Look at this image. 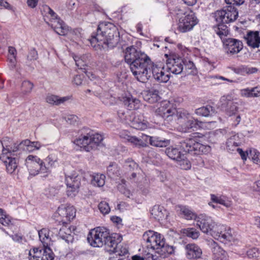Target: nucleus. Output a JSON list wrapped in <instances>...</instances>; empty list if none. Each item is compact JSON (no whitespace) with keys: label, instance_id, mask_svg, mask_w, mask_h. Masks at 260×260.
Returning <instances> with one entry per match:
<instances>
[{"label":"nucleus","instance_id":"nucleus-1","mask_svg":"<svg viewBox=\"0 0 260 260\" xmlns=\"http://www.w3.org/2000/svg\"><path fill=\"white\" fill-rule=\"evenodd\" d=\"M124 59L129 64L133 74L140 82H146L151 75L159 82L166 83L170 79V74H166L164 68L154 65L146 54L133 46L125 49Z\"/></svg>","mask_w":260,"mask_h":260},{"label":"nucleus","instance_id":"nucleus-2","mask_svg":"<svg viewBox=\"0 0 260 260\" xmlns=\"http://www.w3.org/2000/svg\"><path fill=\"white\" fill-rule=\"evenodd\" d=\"M91 45L103 49L115 47L119 41V33L117 28L110 22H103L98 25L96 32H92L89 40Z\"/></svg>","mask_w":260,"mask_h":260},{"label":"nucleus","instance_id":"nucleus-3","mask_svg":"<svg viewBox=\"0 0 260 260\" xmlns=\"http://www.w3.org/2000/svg\"><path fill=\"white\" fill-rule=\"evenodd\" d=\"M197 224L203 233L211 235L221 242H230L233 240L229 227L218 224L211 217L205 214H201L198 216Z\"/></svg>","mask_w":260,"mask_h":260},{"label":"nucleus","instance_id":"nucleus-4","mask_svg":"<svg viewBox=\"0 0 260 260\" xmlns=\"http://www.w3.org/2000/svg\"><path fill=\"white\" fill-rule=\"evenodd\" d=\"M142 244L149 250L154 251L163 257L174 252V247L166 243L164 237L153 231H148L143 234Z\"/></svg>","mask_w":260,"mask_h":260},{"label":"nucleus","instance_id":"nucleus-5","mask_svg":"<svg viewBox=\"0 0 260 260\" xmlns=\"http://www.w3.org/2000/svg\"><path fill=\"white\" fill-rule=\"evenodd\" d=\"M103 139V136L101 134H93L91 129L84 128L80 136L74 141V143L83 148L85 151L89 152L96 148Z\"/></svg>","mask_w":260,"mask_h":260},{"label":"nucleus","instance_id":"nucleus-6","mask_svg":"<svg viewBox=\"0 0 260 260\" xmlns=\"http://www.w3.org/2000/svg\"><path fill=\"white\" fill-rule=\"evenodd\" d=\"M197 139L191 138L186 139L180 142V148L186 153L191 155H200L208 153L210 147L204 145L197 141Z\"/></svg>","mask_w":260,"mask_h":260},{"label":"nucleus","instance_id":"nucleus-7","mask_svg":"<svg viewBox=\"0 0 260 260\" xmlns=\"http://www.w3.org/2000/svg\"><path fill=\"white\" fill-rule=\"evenodd\" d=\"M176 10L178 11L177 15L183 14L184 16L179 18L178 23V29L180 32H185L190 30L198 23V20L195 16V14L190 11L188 13H184L180 9L176 7Z\"/></svg>","mask_w":260,"mask_h":260},{"label":"nucleus","instance_id":"nucleus-8","mask_svg":"<svg viewBox=\"0 0 260 260\" xmlns=\"http://www.w3.org/2000/svg\"><path fill=\"white\" fill-rule=\"evenodd\" d=\"M109 234V230L104 227H96L91 230L88 234L87 240L90 245L94 247H101Z\"/></svg>","mask_w":260,"mask_h":260},{"label":"nucleus","instance_id":"nucleus-9","mask_svg":"<svg viewBox=\"0 0 260 260\" xmlns=\"http://www.w3.org/2000/svg\"><path fill=\"white\" fill-rule=\"evenodd\" d=\"M238 17L237 9L232 5L224 7L214 13V17L217 22L229 23L235 21Z\"/></svg>","mask_w":260,"mask_h":260},{"label":"nucleus","instance_id":"nucleus-10","mask_svg":"<svg viewBox=\"0 0 260 260\" xmlns=\"http://www.w3.org/2000/svg\"><path fill=\"white\" fill-rule=\"evenodd\" d=\"M25 165L31 175L35 176L39 172L48 173V167L37 156L29 155L25 159Z\"/></svg>","mask_w":260,"mask_h":260},{"label":"nucleus","instance_id":"nucleus-11","mask_svg":"<svg viewBox=\"0 0 260 260\" xmlns=\"http://www.w3.org/2000/svg\"><path fill=\"white\" fill-rule=\"evenodd\" d=\"M166 68L168 72L174 75L180 74L183 70V59L175 53H166Z\"/></svg>","mask_w":260,"mask_h":260},{"label":"nucleus","instance_id":"nucleus-12","mask_svg":"<svg viewBox=\"0 0 260 260\" xmlns=\"http://www.w3.org/2000/svg\"><path fill=\"white\" fill-rule=\"evenodd\" d=\"M81 177L76 174L70 175H66V183L67 186V194L73 198L78 193L81 185Z\"/></svg>","mask_w":260,"mask_h":260},{"label":"nucleus","instance_id":"nucleus-13","mask_svg":"<svg viewBox=\"0 0 260 260\" xmlns=\"http://www.w3.org/2000/svg\"><path fill=\"white\" fill-rule=\"evenodd\" d=\"M126 123L136 129L144 130L148 126V122L144 119L143 115L134 112L127 115Z\"/></svg>","mask_w":260,"mask_h":260},{"label":"nucleus","instance_id":"nucleus-14","mask_svg":"<svg viewBox=\"0 0 260 260\" xmlns=\"http://www.w3.org/2000/svg\"><path fill=\"white\" fill-rule=\"evenodd\" d=\"M225 52L228 54H235L243 49V44L241 41L234 38H228L222 41Z\"/></svg>","mask_w":260,"mask_h":260},{"label":"nucleus","instance_id":"nucleus-15","mask_svg":"<svg viewBox=\"0 0 260 260\" xmlns=\"http://www.w3.org/2000/svg\"><path fill=\"white\" fill-rule=\"evenodd\" d=\"M122 238L117 234H108V236L104 241L105 249L110 254L115 251L117 245L120 243Z\"/></svg>","mask_w":260,"mask_h":260},{"label":"nucleus","instance_id":"nucleus-16","mask_svg":"<svg viewBox=\"0 0 260 260\" xmlns=\"http://www.w3.org/2000/svg\"><path fill=\"white\" fill-rule=\"evenodd\" d=\"M184 250L188 259H201L202 250L198 245L194 243L187 244L184 246Z\"/></svg>","mask_w":260,"mask_h":260},{"label":"nucleus","instance_id":"nucleus-17","mask_svg":"<svg viewBox=\"0 0 260 260\" xmlns=\"http://www.w3.org/2000/svg\"><path fill=\"white\" fill-rule=\"evenodd\" d=\"M176 109H172L170 104L167 103L160 104L159 106L155 110L156 115L160 116L164 119L168 118L175 114Z\"/></svg>","mask_w":260,"mask_h":260},{"label":"nucleus","instance_id":"nucleus-18","mask_svg":"<svg viewBox=\"0 0 260 260\" xmlns=\"http://www.w3.org/2000/svg\"><path fill=\"white\" fill-rule=\"evenodd\" d=\"M0 159L5 165L7 171L9 173H15L17 168V158L16 157L1 155Z\"/></svg>","mask_w":260,"mask_h":260},{"label":"nucleus","instance_id":"nucleus-19","mask_svg":"<svg viewBox=\"0 0 260 260\" xmlns=\"http://www.w3.org/2000/svg\"><path fill=\"white\" fill-rule=\"evenodd\" d=\"M152 218L158 221L166 219L168 216V212L162 206L154 205L150 210Z\"/></svg>","mask_w":260,"mask_h":260},{"label":"nucleus","instance_id":"nucleus-20","mask_svg":"<svg viewBox=\"0 0 260 260\" xmlns=\"http://www.w3.org/2000/svg\"><path fill=\"white\" fill-rule=\"evenodd\" d=\"M122 101L124 106L129 111L138 109L141 106L140 101L132 95L123 97Z\"/></svg>","mask_w":260,"mask_h":260},{"label":"nucleus","instance_id":"nucleus-21","mask_svg":"<svg viewBox=\"0 0 260 260\" xmlns=\"http://www.w3.org/2000/svg\"><path fill=\"white\" fill-rule=\"evenodd\" d=\"M247 40V44L253 48H256L259 47L260 36L258 31L248 32L245 38Z\"/></svg>","mask_w":260,"mask_h":260},{"label":"nucleus","instance_id":"nucleus-22","mask_svg":"<svg viewBox=\"0 0 260 260\" xmlns=\"http://www.w3.org/2000/svg\"><path fill=\"white\" fill-rule=\"evenodd\" d=\"M51 22H53V23L51 24V27L57 34L61 36H64L67 34L68 27L59 18L54 20H51Z\"/></svg>","mask_w":260,"mask_h":260},{"label":"nucleus","instance_id":"nucleus-23","mask_svg":"<svg viewBox=\"0 0 260 260\" xmlns=\"http://www.w3.org/2000/svg\"><path fill=\"white\" fill-rule=\"evenodd\" d=\"M145 141H149V144L158 147H166L170 144V140L158 137L145 136Z\"/></svg>","mask_w":260,"mask_h":260},{"label":"nucleus","instance_id":"nucleus-24","mask_svg":"<svg viewBox=\"0 0 260 260\" xmlns=\"http://www.w3.org/2000/svg\"><path fill=\"white\" fill-rule=\"evenodd\" d=\"M57 236L68 243H73L74 240L71 228H68L66 226H63L60 229L58 232Z\"/></svg>","mask_w":260,"mask_h":260},{"label":"nucleus","instance_id":"nucleus-25","mask_svg":"<svg viewBox=\"0 0 260 260\" xmlns=\"http://www.w3.org/2000/svg\"><path fill=\"white\" fill-rule=\"evenodd\" d=\"M216 26H214V30L216 34L219 36L222 41L226 39L228 36L230 34V30L225 23L218 22Z\"/></svg>","mask_w":260,"mask_h":260},{"label":"nucleus","instance_id":"nucleus-26","mask_svg":"<svg viewBox=\"0 0 260 260\" xmlns=\"http://www.w3.org/2000/svg\"><path fill=\"white\" fill-rule=\"evenodd\" d=\"M203 126V122L195 119L191 115L188 118L187 120L184 123L185 131H188L190 129L194 130L201 127Z\"/></svg>","mask_w":260,"mask_h":260},{"label":"nucleus","instance_id":"nucleus-27","mask_svg":"<svg viewBox=\"0 0 260 260\" xmlns=\"http://www.w3.org/2000/svg\"><path fill=\"white\" fill-rule=\"evenodd\" d=\"M3 149L2 150V153L1 155H7L8 156L15 157L17 155V152L19 151L17 143H13L11 145H4L3 142H2Z\"/></svg>","mask_w":260,"mask_h":260},{"label":"nucleus","instance_id":"nucleus-28","mask_svg":"<svg viewBox=\"0 0 260 260\" xmlns=\"http://www.w3.org/2000/svg\"><path fill=\"white\" fill-rule=\"evenodd\" d=\"M165 153L170 158L176 161L184 154L178 148L173 146L166 148Z\"/></svg>","mask_w":260,"mask_h":260},{"label":"nucleus","instance_id":"nucleus-29","mask_svg":"<svg viewBox=\"0 0 260 260\" xmlns=\"http://www.w3.org/2000/svg\"><path fill=\"white\" fill-rule=\"evenodd\" d=\"M230 69L234 73L242 75H244L246 74L254 73L257 71L255 68H248L244 65H240L236 67H232Z\"/></svg>","mask_w":260,"mask_h":260},{"label":"nucleus","instance_id":"nucleus-30","mask_svg":"<svg viewBox=\"0 0 260 260\" xmlns=\"http://www.w3.org/2000/svg\"><path fill=\"white\" fill-rule=\"evenodd\" d=\"M158 93L159 91L158 90L152 88L146 92L144 99L149 103L157 102L160 99Z\"/></svg>","mask_w":260,"mask_h":260},{"label":"nucleus","instance_id":"nucleus-31","mask_svg":"<svg viewBox=\"0 0 260 260\" xmlns=\"http://www.w3.org/2000/svg\"><path fill=\"white\" fill-rule=\"evenodd\" d=\"M50 231L47 229L44 228L38 232L39 239L43 246H49L51 241L50 236Z\"/></svg>","mask_w":260,"mask_h":260},{"label":"nucleus","instance_id":"nucleus-32","mask_svg":"<svg viewBox=\"0 0 260 260\" xmlns=\"http://www.w3.org/2000/svg\"><path fill=\"white\" fill-rule=\"evenodd\" d=\"M69 99V98L68 96L59 97L57 95L50 94L47 96L46 101L50 104L58 106L66 102Z\"/></svg>","mask_w":260,"mask_h":260},{"label":"nucleus","instance_id":"nucleus-33","mask_svg":"<svg viewBox=\"0 0 260 260\" xmlns=\"http://www.w3.org/2000/svg\"><path fill=\"white\" fill-rule=\"evenodd\" d=\"M211 200L212 202L222 205L226 207L231 206V202L227 197L224 196H217L211 194Z\"/></svg>","mask_w":260,"mask_h":260},{"label":"nucleus","instance_id":"nucleus-34","mask_svg":"<svg viewBox=\"0 0 260 260\" xmlns=\"http://www.w3.org/2000/svg\"><path fill=\"white\" fill-rule=\"evenodd\" d=\"M212 111H213V108L210 105H207L197 109L195 110V113L199 116L208 117Z\"/></svg>","mask_w":260,"mask_h":260},{"label":"nucleus","instance_id":"nucleus-35","mask_svg":"<svg viewBox=\"0 0 260 260\" xmlns=\"http://www.w3.org/2000/svg\"><path fill=\"white\" fill-rule=\"evenodd\" d=\"M238 106L237 103L233 101H229L227 104V108L226 109V114L230 117H232L233 115L238 113Z\"/></svg>","mask_w":260,"mask_h":260},{"label":"nucleus","instance_id":"nucleus-36","mask_svg":"<svg viewBox=\"0 0 260 260\" xmlns=\"http://www.w3.org/2000/svg\"><path fill=\"white\" fill-rule=\"evenodd\" d=\"M183 235L192 239H197L200 236V232L198 230L193 228H188L182 230Z\"/></svg>","mask_w":260,"mask_h":260},{"label":"nucleus","instance_id":"nucleus-37","mask_svg":"<svg viewBox=\"0 0 260 260\" xmlns=\"http://www.w3.org/2000/svg\"><path fill=\"white\" fill-rule=\"evenodd\" d=\"M105 179L104 175L97 174L92 176L91 183L95 186L102 187L105 184Z\"/></svg>","mask_w":260,"mask_h":260},{"label":"nucleus","instance_id":"nucleus-38","mask_svg":"<svg viewBox=\"0 0 260 260\" xmlns=\"http://www.w3.org/2000/svg\"><path fill=\"white\" fill-rule=\"evenodd\" d=\"M107 173L108 176L111 178L118 177L120 174L117 165L116 163L110 164L107 167Z\"/></svg>","mask_w":260,"mask_h":260},{"label":"nucleus","instance_id":"nucleus-39","mask_svg":"<svg viewBox=\"0 0 260 260\" xmlns=\"http://www.w3.org/2000/svg\"><path fill=\"white\" fill-rule=\"evenodd\" d=\"M181 213L183 215L184 217L187 220L195 219L197 215L186 206H180Z\"/></svg>","mask_w":260,"mask_h":260},{"label":"nucleus","instance_id":"nucleus-40","mask_svg":"<svg viewBox=\"0 0 260 260\" xmlns=\"http://www.w3.org/2000/svg\"><path fill=\"white\" fill-rule=\"evenodd\" d=\"M176 162L182 169L186 170L191 168V163L184 154Z\"/></svg>","mask_w":260,"mask_h":260},{"label":"nucleus","instance_id":"nucleus-41","mask_svg":"<svg viewBox=\"0 0 260 260\" xmlns=\"http://www.w3.org/2000/svg\"><path fill=\"white\" fill-rule=\"evenodd\" d=\"M175 112H176V116L180 122L182 123H184L191 115L186 110L184 109H179L177 111L176 110Z\"/></svg>","mask_w":260,"mask_h":260},{"label":"nucleus","instance_id":"nucleus-42","mask_svg":"<svg viewBox=\"0 0 260 260\" xmlns=\"http://www.w3.org/2000/svg\"><path fill=\"white\" fill-rule=\"evenodd\" d=\"M249 158H251L254 162L258 164L260 163V152L255 149L249 150V153H247Z\"/></svg>","mask_w":260,"mask_h":260},{"label":"nucleus","instance_id":"nucleus-43","mask_svg":"<svg viewBox=\"0 0 260 260\" xmlns=\"http://www.w3.org/2000/svg\"><path fill=\"white\" fill-rule=\"evenodd\" d=\"M238 138V136L236 135H233L229 138L226 141V148L227 149L231 150L233 147H237L239 146L240 142L236 141Z\"/></svg>","mask_w":260,"mask_h":260},{"label":"nucleus","instance_id":"nucleus-44","mask_svg":"<svg viewBox=\"0 0 260 260\" xmlns=\"http://www.w3.org/2000/svg\"><path fill=\"white\" fill-rule=\"evenodd\" d=\"M54 259L52 253L49 246H43V253L41 260H53Z\"/></svg>","mask_w":260,"mask_h":260},{"label":"nucleus","instance_id":"nucleus-45","mask_svg":"<svg viewBox=\"0 0 260 260\" xmlns=\"http://www.w3.org/2000/svg\"><path fill=\"white\" fill-rule=\"evenodd\" d=\"M34 87V84L29 81H24L21 85V91L24 94L29 93Z\"/></svg>","mask_w":260,"mask_h":260},{"label":"nucleus","instance_id":"nucleus-46","mask_svg":"<svg viewBox=\"0 0 260 260\" xmlns=\"http://www.w3.org/2000/svg\"><path fill=\"white\" fill-rule=\"evenodd\" d=\"M127 140L128 142L134 144L136 146L140 147H145L146 146V143L140 139H138L135 136H127Z\"/></svg>","mask_w":260,"mask_h":260},{"label":"nucleus","instance_id":"nucleus-47","mask_svg":"<svg viewBox=\"0 0 260 260\" xmlns=\"http://www.w3.org/2000/svg\"><path fill=\"white\" fill-rule=\"evenodd\" d=\"M30 141L28 139L24 140L20 143L17 144L18 148L19 151L22 150L28 151H31V149H30Z\"/></svg>","mask_w":260,"mask_h":260},{"label":"nucleus","instance_id":"nucleus-48","mask_svg":"<svg viewBox=\"0 0 260 260\" xmlns=\"http://www.w3.org/2000/svg\"><path fill=\"white\" fill-rule=\"evenodd\" d=\"M57 161L56 157L53 154L48 156L43 162L46 165V167H48V173L50 172V168L54 166Z\"/></svg>","mask_w":260,"mask_h":260},{"label":"nucleus","instance_id":"nucleus-49","mask_svg":"<svg viewBox=\"0 0 260 260\" xmlns=\"http://www.w3.org/2000/svg\"><path fill=\"white\" fill-rule=\"evenodd\" d=\"M247 255L249 258L258 259L260 258V251L257 248H253L247 250Z\"/></svg>","mask_w":260,"mask_h":260},{"label":"nucleus","instance_id":"nucleus-50","mask_svg":"<svg viewBox=\"0 0 260 260\" xmlns=\"http://www.w3.org/2000/svg\"><path fill=\"white\" fill-rule=\"evenodd\" d=\"M100 212L103 214H108L110 211V208L108 203L105 201H102L98 206Z\"/></svg>","mask_w":260,"mask_h":260},{"label":"nucleus","instance_id":"nucleus-51","mask_svg":"<svg viewBox=\"0 0 260 260\" xmlns=\"http://www.w3.org/2000/svg\"><path fill=\"white\" fill-rule=\"evenodd\" d=\"M43 9L46 14H48L51 20H54L59 18L57 15L49 6L45 5L43 7Z\"/></svg>","mask_w":260,"mask_h":260},{"label":"nucleus","instance_id":"nucleus-52","mask_svg":"<svg viewBox=\"0 0 260 260\" xmlns=\"http://www.w3.org/2000/svg\"><path fill=\"white\" fill-rule=\"evenodd\" d=\"M117 249H115V251L112 252V253H115L116 255L119 256L125 255L128 253V249L125 246H123L120 243L117 245L116 247Z\"/></svg>","mask_w":260,"mask_h":260},{"label":"nucleus","instance_id":"nucleus-53","mask_svg":"<svg viewBox=\"0 0 260 260\" xmlns=\"http://www.w3.org/2000/svg\"><path fill=\"white\" fill-rule=\"evenodd\" d=\"M38 58V53L35 49H30L27 56L26 63L28 66H30L29 61H34Z\"/></svg>","mask_w":260,"mask_h":260},{"label":"nucleus","instance_id":"nucleus-54","mask_svg":"<svg viewBox=\"0 0 260 260\" xmlns=\"http://www.w3.org/2000/svg\"><path fill=\"white\" fill-rule=\"evenodd\" d=\"M124 166L127 169L130 171L137 170L138 169V165L131 159H127L125 161Z\"/></svg>","mask_w":260,"mask_h":260},{"label":"nucleus","instance_id":"nucleus-55","mask_svg":"<svg viewBox=\"0 0 260 260\" xmlns=\"http://www.w3.org/2000/svg\"><path fill=\"white\" fill-rule=\"evenodd\" d=\"M76 216L75 209L73 207H67L66 220L70 221L73 219Z\"/></svg>","mask_w":260,"mask_h":260},{"label":"nucleus","instance_id":"nucleus-56","mask_svg":"<svg viewBox=\"0 0 260 260\" xmlns=\"http://www.w3.org/2000/svg\"><path fill=\"white\" fill-rule=\"evenodd\" d=\"M8 66L9 69L13 71L17 65L16 58L11 57V56L7 57Z\"/></svg>","mask_w":260,"mask_h":260},{"label":"nucleus","instance_id":"nucleus-57","mask_svg":"<svg viewBox=\"0 0 260 260\" xmlns=\"http://www.w3.org/2000/svg\"><path fill=\"white\" fill-rule=\"evenodd\" d=\"M64 118L66 121L71 124H75L78 121L79 119L78 116L75 115H69L66 116Z\"/></svg>","mask_w":260,"mask_h":260},{"label":"nucleus","instance_id":"nucleus-58","mask_svg":"<svg viewBox=\"0 0 260 260\" xmlns=\"http://www.w3.org/2000/svg\"><path fill=\"white\" fill-rule=\"evenodd\" d=\"M184 66L186 69L191 70V72H193V70L196 69L195 65L192 61L184 59H183V67Z\"/></svg>","mask_w":260,"mask_h":260},{"label":"nucleus","instance_id":"nucleus-59","mask_svg":"<svg viewBox=\"0 0 260 260\" xmlns=\"http://www.w3.org/2000/svg\"><path fill=\"white\" fill-rule=\"evenodd\" d=\"M46 194L48 197H53L55 196L58 192V190L53 187H49L48 189L46 190Z\"/></svg>","mask_w":260,"mask_h":260},{"label":"nucleus","instance_id":"nucleus-60","mask_svg":"<svg viewBox=\"0 0 260 260\" xmlns=\"http://www.w3.org/2000/svg\"><path fill=\"white\" fill-rule=\"evenodd\" d=\"M241 119V116L239 113L233 115V117H231V120L233 121L232 124L234 126H236L239 124Z\"/></svg>","mask_w":260,"mask_h":260},{"label":"nucleus","instance_id":"nucleus-61","mask_svg":"<svg viewBox=\"0 0 260 260\" xmlns=\"http://www.w3.org/2000/svg\"><path fill=\"white\" fill-rule=\"evenodd\" d=\"M240 93L241 95L244 97H253L252 92L251 91V89L249 88L241 89L240 91Z\"/></svg>","mask_w":260,"mask_h":260},{"label":"nucleus","instance_id":"nucleus-62","mask_svg":"<svg viewBox=\"0 0 260 260\" xmlns=\"http://www.w3.org/2000/svg\"><path fill=\"white\" fill-rule=\"evenodd\" d=\"M133 112L131 111H126L125 113L124 111L119 110L118 112V115L119 117L121 119V120L124 121L125 123H126V118L128 115L129 114V113H132Z\"/></svg>","mask_w":260,"mask_h":260},{"label":"nucleus","instance_id":"nucleus-63","mask_svg":"<svg viewBox=\"0 0 260 260\" xmlns=\"http://www.w3.org/2000/svg\"><path fill=\"white\" fill-rule=\"evenodd\" d=\"M30 250L32 251L33 252V254L38 256L40 260H41L42 255H43V248L40 249L39 248H34L32 249H30Z\"/></svg>","mask_w":260,"mask_h":260},{"label":"nucleus","instance_id":"nucleus-64","mask_svg":"<svg viewBox=\"0 0 260 260\" xmlns=\"http://www.w3.org/2000/svg\"><path fill=\"white\" fill-rule=\"evenodd\" d=\"M11 56V57L16 58L17 50L15 47L9 46L8 48V54L7 57Z\"/></svg>","mask_w":260,"mask_h":260}]
</instances>
